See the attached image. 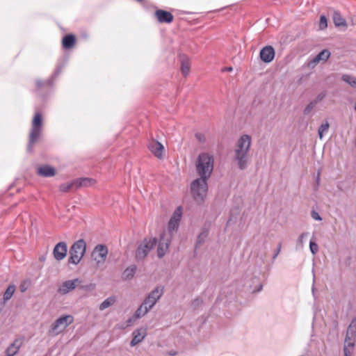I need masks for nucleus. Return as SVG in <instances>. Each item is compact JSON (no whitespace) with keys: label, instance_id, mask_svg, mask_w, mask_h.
Here are the masks:
<instances>
[{"label":"nucleus","instance_id":"obj_1","mask_svg":"<svg viewBox=\"0 0 356 356\" xmlns=\"http://www.w3.org/2000/svg\"><path fill=\"white\" fill-rule=\"evenodd\" d=\"M196 171L200 176L191 184V191L197 202H202L207 195V180L211 177L214 167V157L208 152L200 153L196 161Z\"/></svg>","mask_w":356,"mask_h":356},{"label":"nucleus","instance_id":"obj_2","mask_svg":"<svg viewBox=\"0 0 356 356\" xmlns=\"http://www.w3.org/2000/svg\"><path fill=\"white\" fill-rule=\"evenodd\" d=\"M42 115L41 113L37 112L33 116L31 122V129L29 136V140L26 145L28 153L33 152L34 145L39 141L42 134Z\"/></svg>","mask_w":356,"mask_h":356},{"label":"nucleus","instance_id":"obj_3","mask_svg":"<svg viewBox=\"0 0 356 356\" xmlns=\"http://www.w3.org/2000/svg\"><path fill=\"white\" fill-rule=\"evenodd\" d=\"M86 251V243L83 239L75 241L70 248L68 264L77 265Z\"/></svg>","mask_w":356,"mask_h":356},{"label":"nucleus","instance_id":"obj_4","mask_svg":"<svg viewBox=\"0 0 356 356\" xmlns=\"http://www.w3.org/2000/svg\"><path fill=\"white\" fill-rule=\"evenodd\" d=\"M158 239L156 237L145 238L138 246L135 257L138 261H143L149 252L156 246Z\"/></svg>","mask_w":356,"mask_h":356},{"label":"nucleus","instance_id":"obj_5","mask_svg":"<svg viewBox=\"0 0 356 356\" xmlns=\"http://www.w3.org/2000/svg\"><path fill=\"white\" fill-rule=\"evenodd\" d=\"M172 236H168L165 230L159 234V238L157 242V256L159 259L163 258L168 250L171 243Z\"/></svg>","mask_w":356,"mask_h":356},{"label":"nucleus","instance_id":"obj_6","mask_svg":"<svg viewBox=\"0 0 356 356\" xmlns=\"http://www.w3.org/2000/svg\"><path fill=\"white\" fill-rule=\"evenodd\" d=\"M74 321V317L72 315H63L57 318L51 325V330L55 334H59L63 332L68 325Z\"/></svg>","mask_w":356,"mask_h":356},{"label":"nucleus","instance_id":"obj_7","mask_svg":"<svg viewBox=\"0 0 356 356\" xmlns=\"http://www.w3.org/2000/svg\"><path fill=\"white\" fill-rule=\"evenodd\" d=\"M108 254V248L105 245L98 244L94 248L92 252V258L97 261V264L104 263Z\"/></svg>","mask_w":356,"mask_h":356},{"label":"nucleus","instance_id":"obj_8","mask_svg":"<svg viewBox=\"0 0 356 356\" xmlns=\"http://www.w3.org/2000/svg\"><path fill=\"white\" fill-rule=\"evenodd\" d=\"M331 53L327 49L321 51L314 58L308 60L307 66L310 68H314L319 62H326L330 57Z\"/></svg>","mask_w":356,"mask_h":356},{"label":"nucleus","instance_id":"obj_9","mask_svg":"<svg viewBox=\"0 0 356 356\" xmlns=\"http://www.w3.org/2000/svg\"><path fill=\"white\" fill-rule=\"evenodd\" d=\"M251 146V137L248 134L241 136L236 144L234 152H249Z\"/></svg>","mask_w":356,"mask_h":356},{"label":"nucleus","instance_id":"obj_10","mask_svg":"<svg viewBox=\"0 0 356 356\" xmlns=\"http://www.w3.org/2000/svg\"><path fill=\"white\" fill-rule=\"evenodd\" d=\"M248 153L249 152L246 151L234 152V161L241 170H244L248 168L249 163Z\"/></svg>","mask_w":356,"mask_h":356},{"label":"nucleus","instance_id":"obj_11","mask_svg":"<svg viewBox=\"0 0 356 356\" xmlns=\"http://www.w3.org/2000/svg\"><path fill=\"white\" fill-rule=\"evenodd\" d=\"M275 51L271 45L264 47L259 51V58L265 63H269L275 58Z\"/></svg>","mask_w":356,"mask_h":356},{"label":"nucleus","instance_id":"obj_12","mask_svg":"<svg viewBox=\"0 0 356 356\" xmlns=\"http://www.w3.org/2000/svg\"><path fill=\"white\" fill-rule=\"evenodd\" d=\"M154 17L161 24H170L174 20V16L171 12L163 9H157L154 13Z\"/></svg>","mask_w":356,"mask_h":356},{"label":"nucleus","instance_id":"obj_13","mask_svg":"<svg viewBox=\"0 0 356 356\" xmlns=\"http://www.w3.org/2000/svg\"><path fill=\"white\" fill-rule=\"evenodd\" d=\"M67 252V243L64 241L58 243L53 250V255L54 258L58 261L63 259L66 257Z\"/></svg>","mask_w":356,"mask_h":356},{"label":"nucleus","instance_id":"obj_14","mask_svg":"<svg viewBox=\"0 0 356 356\" xmlns=\"http://www.w3.org/2000/svg\"><path fill=\"white\" fill-rule=\"evenodd\" d=\"M81 281L78 278L74 279L72 280L65 281L59 286L58 291L60 293L66 294L78 286V284Z\"/></svg>","mask_w":356,"mask_h":356},{"label":"nucleus","instance_id":"obj_15","mask_svg":"<svg viewBox=\"0 0 356 356\" xmlns=\"http://www.w3.org/2000/svg\"><path fill=\"white\" fill-rule=\"evenodd\" d=\"M56 168L50 165H42L37 169V175L42 177H51L56 175Z\"/></svg>","mask_w":356,"mask_h":356},{"label":"nucleus","instance_id":"obj_16","mask_svg":"<svg viewBox=\"0 0 356 356\" xmlns=\"http://www.w3.org/2000/svg\"><path fill=\"white\" fill-rule=\"evenodd\" d=\"M148 148L154 156L160 159L163 158L164 147L160 142L157 140L152 141L149 143Z\"/></svg>","mask_w":356,"mask_h":356},{"label":"nucleus","instance_id":"obj_17","mask_svg":"<svg viewBox=\"0 0 356 356\" xmlns=\"http://www.w3.org/2000/svg\"><path fill=\"white\" fill-rule=\"evenodd\" d=\"M76 38L72 33L66 34L62 39V47L65 49H72L76 44Z\"/></svg>","mask_w":356,"mask_h":356},{"label":"nucleus","instance_id":"obj_18","mask_svg":"<svg viewBox=\"0 0 356 356\" xmlns=\"http://www.w3.org/2000/svg\"><path fill=\"white\" fill-rule=\"evenodd\" d=\"M22 344V340L16 339L6 350V356L15 355Z\"/></svg>","mask_w":356,"mask_h":356},{"label":"nucleus","instance_id":"obj_19","mask_svg":"<svg viewBox=\"0 0 356 356\" xmlns=\"http://www.w3.org/2000/svg\"><path fill=\"white\" fill-rule=\"evenodd\" d=\"M76 184V189L81 187H88L93 185L95 183V180L88 177H81L74 179Z\"/></svg>","mask_w":356,"mask_h":356},{"label":"nucleus","instance_id":"obj_20","mask_svg":"<svg viewBox=\"0 0 356 356\" xmlns=\"http://www.w3.org/2000/svg\"><path fill=\"white\" fill-rule=\"evenodd\" d=\"M54 86V82L52 79H48L47 80L43 81L41 79H37L35 81V91H40L42 89H49Z\"/></svg>","mask_w":356,"mask_h":356},{"label":"nucleus","instance_id":"obj_21","mask_svg":"<svg viewBox=\"0 0 356 356\" xmlns=\"http://www.w3.org/2000/svg\"><path fill=\"white\" fill-rule=\"evenodd\" d=\"M346 341L352 340V339L356 337V317H355L350 324L348 325L346 332Z\"/></svg>","mask_w":356,"mask_h":356},{"label":"nucleus","instance_id":"obj_22","mask_svg":"<svg viewBox=\"0 0 356 356\" xmlns=\"http://www.w3.org/2000/svg\"><path fill=\"white\" fill-rule=\"evenodd\" d=\"M333 22L337 27H347L346 19L341 16L339 12L334 11L333 13Z\"/></svg>","mask_w":356,"mask_h":356},{"label":"nucleus","instance_id":"obj_23","mask_svg":"<svg viewBox=\"0 0 356 356\" xmlns=\"http://www.w3.org/2000/svg\"><path fill=\"white\" fill-rule=\"evenodd\" d=\"M132 335L133 338L130 342V346L134 347L143 340L145 333L144 332V334H142L141 330H136L133 332Z\"/></svg>","mask_w":356,"mask_h":356},{"label":"nucleus","instance_id":"obj_24","mask_svg":"<svg viewBox=\"0 0 356 356\" xmlns=\"http://www.w3.org/2000/svg\"><path fill=\"white\" fill-rule=\"evenodd\" d=\"M136 269L137 267L134 264L128 266L122 273V278L124 280L132 279L136 273Z\"/></svg>","mask_w":356,"mask_h":356},{"label":"nucleus","instance_id":"obj_25","mask_svg":"<svg viewBox=\"0 0 356 356\" xmlns=\"http://www.w3.org/2000/svg\"><path fill=\"white\" fill-rule=\"evenodd\" d=\"M155 298H152V296H147L143 300L142 305L144 307V313H147L156 303Z\"/></svg>","mask_w":356,"mask_h":356},{"label":"nucleus","instance_id":"obj_26","mask_svg":"<svg viewBox=\"0 0 356 356\" xmlns=\"http://www.w3.org/2000/svg\"><path fill=\"white\" fill-rule=\"evenodd\" d=\"M209 235V230L206 228L202 229V232L197 236L195 244V248H198L202 243H204L205 239Z\"/></svg>","mask_w":356,"mask_h":356},{"label":"nucleus","instance_id":"obj_27","mask_svg":"<svg viewBox=\"0 0 356 356\" xmlns=\"http://www.w3.org/2000/svg\"><path fill=\"white\" fill-rule=\"evenodd\" d=\"M73 189L76 190L74 179L72 180L70 182L63 183L59 186V190L63 193H67Z\"/></svg>","mask_w":356,"mask_h":356},{"label":"nucleus","instance_id":"obj_28","mask_svg":"<svg viewBox=\"0 0 356 356\" xmlns=\"http://www.w3.org/2000/svg\"><path fill=\"white\" fill-rule=\"evenodd\" d=\"M116 301L115 296H110L104 300L99 305V309L101 311L106 309L110 306L113 305Z\"/></svg>","mask_w":356,"mask_h":356},{"label":"nucleus","instance_id":"obj_29","mask_svg":"<svg viewBox=\"0 0 356 356\" xmlns=\"http://www.w3.org/2000/svg\"><path fill=\"white\" fill-rule=\"evenodd\" d=\"M355 339L353 338L352 340L346 341V337L345 338L344 346H343V353L344 356H350L351 352L348 350V348H353L355 346Z\"/></svg>","mask_w":356,"mask_h":356},{"label":"nucleus","instance_id":"obj_30","mask_svg":"<svg viewBox=\"0 0 356 356\" xmlns=\"http://www.w3.org/2000/svg\"><path fill=\"white\" fill-rule=\"evenodd\" d=\"M15 291V286L14 284H10L7 287L6 291L3 293V302H6L8 300H10L11 298V297L13 296V295L14 294Z\"/></svg>","mask_w":356,"mask_h":356},{"label":"nucleus","instance_id":"obj_31","mask_svg":"<svg viewBox=\"0 0 356 356\" xmlns=\"http://www.w3.org/2000/svg\"><path fill=\"white\" fill-rule=\"evenodd\" d=\"M163 286H158L154 290H152L149 293V296H152V298H155V300H158L163 295Z\"/></svg>","mask_w":356,"mask_h":356},{"label":"nucleus","instance_id":"obj_32","mask_svg":"<svg viewBox=\"0 0 356 356\" xmlns=\"http://www.w3.org/2000/svg\"><path fill=\"white\" fill-rule=\"evenodd\" d=\"M181 71L184 76L188 75L190 72V63L188 59H182L181 61Z\"/></svg>","mask_w":356,"mask_h":356},{"label":"nucleus","instance_id":"obj_33","mask_svg":"<svg viewBox=\"0 0 356 356\" xmlns=\"http://www.w3.org/2000/svg\"><path fill=\"white\" fill-rule=\"evenodd\" d=\"M179 226V222H178V220H172L170 219L168 224V229L169 232L168 236H171L172 232L174 231H177L178 229V227Z\"/></svg>","mask_w":356,"mask_h":356},{"label":"nucleus","instance_id":"obj_34","mask_svg":"<svg viewBox=\"0 0 356 356\" xmlns=\"http://www.w3.org/2000/svg\"><path fill=\"white\" fill-rule=\"evenodd\" d=\"M341 80L348 83L351 87L356 88V78L349 74H343Z\"/></svg>","mask_w":356,"mask_h":356},{"label":"nucleus","instance_id":"obj_35","mask_svg":"<svg viewBox=\"0 0 356 356\" xmlns=\"http://www.w3.org/2000/svg\"><path fill=\"white\" fill-rule=\"evenodd\" d=\"M329 127H330V124L327 122V120H325V122L321 124V125L318 127V134L320 139H321L323 138V133L325 131H327L329 129Z\"/></svg>","mask_w":356,"mask_h":356},{"label":"nucleus","instance_id":"obj_36","mask_svg":"<svg viewBox=\"0 0 356 356\" xmlns=\"http://www.w3.org/2000/svg\"><path fill=\"white\" fill-rule=\"evenodd\" d=\"M308 232L302 233L296 242V250L301 249L303 247L304 238L308 236Z\"/></svg>","mask_w":356,"mask_h":356},{"label":"nucleus","instance_id":"obj_37","mask_svg":"<svg viewBox=\"0 0 356 356\" xmlns=\"http://www.w3.org/2000/svg\"><path fill=\"white\" fill-rule=\"evenodd\" d=\"M63 67H64V65H63V64H60L56 66L54 73L52 74V75L50 77V79H52L53 82L61 74Z\"/></svg>","mask_w":356,"mask_h":356},{"label":"nucleus","instance_id":"obj_38","mask_svg":"<svg viewBox=\"0 0 356 356\" xmlns=\"http://www.w3.org/2000/svg\"><path fill=\"white\" fill-rule=\"evenodd\" d=\"M317 104L314 101L312 100L304 108L303 113L304 115H308L310 113V112L313 110V108L316 106Z\"/></svg>","mask_w":356,"mask_h":356},{"label":"nucleus","instance_id":"obj_39","mask_svg":"<svg viewBox=\"0 0 356 356\" xmlns=\"http://www.w3.org/2000/svg\"><path fill=\"white\" fill-rule=\"evenodd\" d=\"M147 313H144V307L141 304L140 305V307L135 312V313L134 314V318L138 319V318H141L142 316H143L144 315H145Z\"/></svg>","mask_w":356,"mask_h":356},{"label":"nucleus","instance_id":"obj_40","mask_svg":"<svg viewBox=\"0 0 356 356\" xmlns=\"http://www.w3.org/2000/svg\"><path fill=\"white\" fill-rule=\"evenodd\" d=\"M181 207H178L175 211H174L172 217L170 218V219H172V220H176L177 219L178 220V222H180V220H181Z\"/></svg>","mask_w":356,"mask_h":356},{"label":"nucleus","instance_id":"obj_41","mask_svg":"<svg viewBox=\"0 0 356 356\" xmlns=\"http://www.w3.org/2000/svg\"><path fill=\"white\" fill-rule=\"evenodd\" d=\"M327 27V19L325 15H321L319 20V29L323 30Z\"/></svg>","mask_w":356,"mask_h":356},{"label":"nucleus","instance_id":"obj_42","mask_svg":"<svg viewBox=\"0 0 356 356\" xmlns=\"http://www.w3.org/2000/svg\"><path fill=\"white\" fill-rule=\"evenodd\" d=\"M309 249H310V251H311L312 254L314 255L318 251V244L315 241H313L312 240H310V241H309Z\"/></svg>","mask_w":356,"mask_h":356},{"label":"nucleus","instance_id":"obj_43","mask_svg":"<svg viewBox=\"0 0 356 356\" xmlns=\"http://www.w3.org/2000/svg\"><path fill=\"white\" fill-rule=\"evenodd\" d=\"M172 12H176L178 14H185V15H192V14H199L202 13L201 11H191V10H183L179 9H172Z\"/></svg>","mask_w":356,"mask_h":356},{"label":"nucleus","instance_id":"obj_44","mask_svg":"<svg viewBox=\"0 0 356 356\" xmlns=\"http://www.w3.org/2000/svg\"><path fill=\"white\" fill-rule=\"evenodd\" d=\"M327 96V92L325 90H323L321 92H320L317 96L316 97L313 99L316 104H318V102H321V101H323Z\"/></svg>","mask_w":356,"mask_h":356},{"label":"nucleus","instance_id":"obj_45","mask_svg":"<svg viewBox=\"0 0 356 356\" xmlns=\"http://www.w3.org/2000/svg\"><path fill=\"white\" fill-rule=\"evenodd\" d=\"M195 136L200 143H204L206 142V136L204 134L198 132L195 134Z\"/></svg>","mask_w":356,"mask_h":356},{"label":"nucleus","instance_id":"obj_46","mask_svg":"<svg viewBox=\"0 0 356 356\" xmlns=\"http://www.w3.org/2000/svg\"><path fill=\"white\" fill-rule=\"evenodd\" d=\"M202 304V300L200 298H197L192 301V306L194 309L200 307Z\"/></svg>","mask_w":356,"mask_h":356},{"label":"nucleus","instance_id":"obj_47","mask_svg":"<svg viewBox=\"0 0 356 356\" xmlns=\"http://www.w3.org/2000/svg\"><path fill=\"white\" fill-rule=\"evenodd\" d=\"M311 216L313 219L316 220H318V221H321L322 220V218L321 216L319 215V213L316 211L315 210H312V212H311Z\"/></svg>","mask_w":356,"mask_h":356},{"label":"nucleus","instance_id":"obj_48","mask_svg":"<svg viewBox=\"0 0 356 356\" xmlns=\"http://www.w3.org/2000/svg\"><path fill=\"white\" fill-rule=\"evenodd\" d=\"M281 248H282V243H279L278 245H277V249L275 250L274 253H273V257H272V259L273 260H275L277 257L278 256V254H280V251H281Z\"/></svg>","mask_w":356,"mask_h":356},{"label":"nucleus","instance_id":"obj_49","mask_svg":"<svg viewBox=\"0 0 356 356\" xmlns=\"http://www.w3.org/2000/svg\"><path fill=\"white\" fill-rule=\"evenodd\" d=\"M262 289H263V284L261 283H259L258 284L257 287L252 290V293L259 292L262 290Z\"/></svg>","mask_w":356,"mask_h":356},{"label":"nucleus","instance_id":"obj_50","mask_svg":"<svg viewBox=\"0 0 356 356\" xmlns=\"http://www.w3.org/2000/svg\"><path fill=\"white\" fill-rule=\"evenodd\" d=\"M92 286V284H90V285H81V286H79L78 284V287H79V289H83V290H90V286Z\"/></svg>","mask_w":356,"mask_h":356},{"label":"nucleus","instance_id":"obj_51","mask_svg":"<svg viewBox=\"0 0 356 356\" xmlns=\"http://www.w3.org/2000/svg\"><path fill=\"white\" fill-rule=\"evenodd\" d=\"M137 318H134V315L130 317L127 321V325H131L135 321H136Z\"/></svg>","mask_w":356,"mask_h":356},{"label":"nucleus","instance_id":"obj_52","mask_svg":"<svg viewBox=\"0 0 356 356\" xmlns=\"http://www.w3.org/2000/svg\"><path fill=\"white\" fill-rule=\"evenodd\" d=\"M232 70H233L232 67H224V68L222 70V72H231V71H232Z\"/></svg>","mask_w":356,"mask_h":356},{"label":"nucleus","instance_id":"obj_53","mask_svg":"<svg viewBox=\"0 0 356 356\" xmlns=\"http://www.w3.org/2000/svg\"><path fill=\"white\" fill-rule=\"evenodd\" d=\"M319 181H320V172H318L317 174V177L316 178V184L317 186L319 185Z\"/></svg>","mask_w":356,"mask_h":356},{"label":"nucleus","instance_id":"obj_54","mask_svg":"<svg viewBox=\"0 0 356 356\" xmlns=\"http://www.w3.org/2000/svg\"><path fill=\"white\" fill-rule=\"evenodd\" d=\"M227 7H228V6H224V7H222V8H220V9L215 10H213V11H214V12H215V11H220V10H222L225 9V8H227Z\"/></svg>","mask_w":356,"mask_h":356},{"label":"nucleus","instance_id":"obj_55","mask_svg":"<svg viewBox=\"0 0 356 356\" xmlns=\"http://www.w3.org/2000/svg\"><path fill=\"white\" fill-rule=\"evenodd\" d=\"M20 289H21V291H22V292H24L26 290V289L22 286H20Z\"/></svg>","mask_w":356,"mask_h":356},{"label":"nucleus","instance_id":"obj_56","mask_svg":"<svg viewBox=\"0 0 356 356\" xmlns=\"http://www.w3.org/2000/svg\"><path fill=\"white\" fill-rule=\"evenodd\" d=\"M354 108H355V112H356V102L355 103Z\"/></svg>","mask_w":356,"mask_h":356},{"label":"nucleus","instance_id":"obj_57","mask_svg":"<svg viewBox=\"0 0 356 356\" xmlns=\"http://www.w3.org/2000/svg\"><path fill=\"white\" fill-rule=\"evenodd\" d=\"M171 355H176V353H170Z\"/></svg>","mask_w":356,"mask_h":356}]
</instances>
